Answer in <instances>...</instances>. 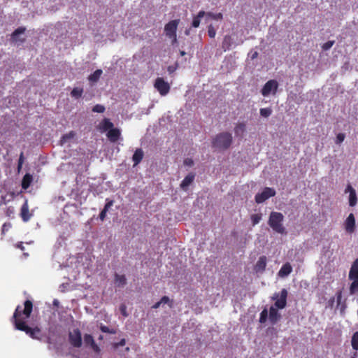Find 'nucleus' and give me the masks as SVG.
Segmentation results:
<instances>
[{
	"instance_id": "f257e3e1",
	"label": "nucleus",
	"mask_w": 358,
	"mask_h": 358,
	"mask_svg": "<svg viewBox=\"0 0 358 358\" xmlns=\"http://www.w3.org/2000/svg\"><path fill=\"white\" fill-rule=\"evenodd\" d=\"M32 310V301L26 300L24 303V309L22 310V307L17 306L10 320L17 330L25 332L33 339H39L41 334V329L38 327H30L25 322L26 319L29 318Z\"/></svg>"
},
{
	"instance_id": "f03ea898",
	"label": "nucleus",
	"mask_w": 358,
	"mask_h": 358,
	"mask_svg": "<svg viewBox=\"0 0 358 358\" xmlns=\"http://www.w3.org/2000/svg\"><path fill=\"white\" fill-rule=\"evenodd\" d=\"M284 216L280 212L273 211L270 213L268 224L275 232L280 234H286V229L283 225Z\"/></svg>"
},
{
	"instance_id": "7ed1b4c3",
	"label": "nucleus",
	"mask_w": 358,
	"mask_h": 358,
	"mask_svg": "<svg viewBox=\"0 0 358 358\" xmlns=\"http://www.w3.org/2000/svg\"><path fill=\"white\" fill-rule=\"evenodd\" d=\"M232 135L229 132H222L213 139L212 146L214 148L224 150L228 149L232 143Z\"/></svg>"
},
{
	"instance_id": "20e7f679",
	"label": "nucleus",
	"mask_w": 358,
	"mask_h": 358,
	"mask_svg": "<svg viewBox=\"0 0 358 358\" xmlns=\"http://www.w3.org/2000/svg\"><path fill=\"white\" fill-rule=\"evenodd\" d=\"M180 20H173L169 22L164 26V32L166 36L172 39V43L174 44L177 42L176 31L179 24Z\"/></svg>"
},
{
	"instance_id": "39448f33",
	"label": "nucleus",
	"mask_w": 358,
	"mask_h": 358,
	"mask_svg": "<svg viewBox=\"0 0 358 358\" xmlns=\"http://www.w3.org/2000/svg\"><path fill=\"white\" fill-rule=\"evenodd\" d=\"M287 291L286 289H282L280 294L275 293L272 297L273 300H275L274 307L279 309L284 308L287 305Z\"/></svg>"
},
{
	"instance_id": "423d86ee",
	"label": "nucleus",
	"mask_w": 358,
	"mask_h": 358,
	"mask_svg": "<svg viewBox=\"0 0 358 358\" xmlns=\"http://www.w3.org/2000/svg\"><path fill=\"white\" fill-rule=\"evenodd\" d=\"M154 87L162 96H166L171 89L170 85L160 77L156 78Z\"/></svg>"
},
{
	"instance_id": "0eeeda50",
	"label": "nucleus",
	"mask_w": 358,
	"mask_h": 358,
	"mask_svg": "<svg viewBox=\"0 0 358 358\" xmlns=\"http://www.w3.org/2000/svg\"><path fill=\"white\" fill-rule=\"evenodd\" d=\"M275 195V191L271 187H265L261 193H257L255 196V202L257 203H262L268 199L274 196Z\"/></svg>"
},
{
	"instance_id": "6e6552de",
	"label": "nucleus",
	"mask_w": 358,
	"mask_h": 358,
	"mask_svg": "<svg viewBox=\"0 0 358 358\" xmlns=\"http://www.w3.org/2000/svg\"><path fill=\"white\" fill-rule=\"evenodd\" d=\"M69 341L74 348H80L82 345L81 332L78 329H73L69 334Z\"/></svg>"
},
{
	"instance_id": "1a4fd4ad",
	"label": "nucleus",
	"mask_w": 358,
	"mask_h": 358,
	"mask_svg": "<svg viewBox=\"0 0 358 358\" xmlns=\"http://www.w3.org/2000/svg\"><path fill=\"white\" fill-rule=\"evenodd\" d=\"M278 87V83L275 80H270L267 81L261 90V93L264 96L270 94L271 92L275 94Z\"/></svg>"
},
{
	"instance_id": "9d476101",
	"label": "nucleus",
	"mask_w": 358,
	"mask_h": 358,
	"mask_svg": "<svg viewBox=\"0 0 358 358\" xmlns=\"http://www.w3.org/2000/svg\"><path fill=\"white\" fill-rule=\"evenodd\" d=\"M20 215L24 222H27L33 216V213L29 212L28 201L27 199H25L21 207Z\"/></svg>"
},
{
	"instance_id": "9b49d317",
	"label": "nucleus",
	"mask_w": 358,
	"mask_h": 358,
	"mask_svg": "<svg viewBox=\"0 0 358 358\" xmlns=\"http://www.w3.org/2000/svg\"><path fill=\"white\" fill-rule=\"evenodd\" d=\"M345 229L349 234L355 231V217L353 213H350L344 222Z\"/></svg>"
},
{
	"instance_id": "f8f14e48",
	"label": "nucleus",
	"mask_w": 358,
	"mask_h": 358,
	"mask_svg": "<svg viewBox=\"0 0 358 358\" xmlns=\"http://www.w3.org/2000/svg\"><path fill=\"white\" fill-rule=\"evenodd\" d=\"M345 192H349V205L352 207L356 206L357 197L355 189L350 185H348Z\"/></svg>"
},
{
	"instance_id": "ddd939ff",
	"label": "nucleus",
	"mask_w": 358,
	"mask_h": 358,
	"mask_svg": "<svg viewBox=\"0 0 358 358\" xmlns=\"http://www.w3.org/2000/svg\"><path fill=\"white\" fill-rule=\"evenodd\" d=\"M84 343L86 345L90 346V348L95 352H99L100 348L95 343L93 336L91 334H85L84 336Z\"/></svg>"
},
{
	"instance_id": "4468645a",
	"label": "nucleus",
	"mask_w": 358,
	"mask_h": 358,
	"mask_svg": "<svg viewBox=\"0 0 358 358\" xmlns=\"http://www.w3.org/2000/svg\"><path fill=\"white\" fill-rule=\"evenodd\" d=\"M268 318L272 324H275L280 319V315L278 313L277 308L271 306L269 309Z\"/></svg>"
},
{
	"instance_id": "2eb2a0df",
	"label": "nucleus",
	"mask_w": 358,
	"mask_h": 358,
	"mask_svg": "<svg viewBox=\"0 0 358 358\" xmlns=\"http://www.w3.org/2000/svg\"><path fill=\"white\" fill-rule=\"evenodd\" d=\"M121 132L120 130L117 128H113L110 129L107 133V137L108 138L110 142L115 143L116 142L120 137Z\"/></svg>"
},
{
	"instance_id": "dca6fc26",
	"label": "nucleus",
	"mask_w": 358,
	"mask_h": 358,
	"mask_svg": "<svg viewBox=\"0 0 358 358\" xmlns=\"http://www.w3.org/2000/svg\"><path fill=\"white\" fill-rule=\"evenodd\" d=\"M267 259L266 256H261L257 262L255 269L257 272H264L266 269Z\"/></svg>"
},
{
	"instance_id": "f3484780",
	"label": "nucleus",
	"mask_w": 358,
	"mask_h": 358,
	"mask_svg": "<svg viewBox=\"0 0 358 358\" xmlns=\"http://www.w3.org/2000/svg\"><path fill=\"white\" fill-rule=\"evenodd\" d=\"M195 178V173H189L187 176L185 177V178L182 180V181L180 183V187L186 190L189 185H190Z\"/></svg>"
},
{
	"instance_id": "a211bd4d",
	"label": "nucleus",
	"mask_w": 358,
	"mask_h": 358,
	"mask_svg": "<svg viewBox=\"0 0 358 358\" xmlns=\"http://www.w3.org/2000/svg\"><path fill=\"white\" fill-rule=\"evenodd\" d=\"M292 271V267L289 262L284 264L278 271V275L285 278L289 275Z\"/></svg>"
},
{
	"instance_id": "6ab92c4d",
	"label": "nucleus",
	"mask_w": 358,
	"mask_h": 358,
	"mask_svg": "<svg viewBox=\"0 0 358 358\" xmlns=\"http://www.w3.org/2000/svg\"><path fill=\"white\" fill-rule=\"evenodd\" d=\"M348 278L349 279H358V258L353 262L349 271Z\"/></svg>"
},
{
	"instance_id": "aec40b11",
	"label": "nucleus",
	"mask_w": 358,
	"mask_h": 358,
	"mask_svg": "<svg viewBox=\"0 0 358 358\" xmlns=\"http://www.w3.org/2000/svg\"><path fill=\"white\" fill-rule=\"evenodd\" d=\"M144 156L143 151L141 148H137L132 157V161L134 162V166L138 165L143 159Z\"/></svg>"
},
{
	"instance_id": "412c9836",
	"label": "nucleus",
	"mask_w": 358,
	"mask_h": 358,
	"mask_svg": "<svg viewBox=\"0 0 358 358\" xmlns=\"http://www.w3.org/2000/svg\"><path fill=\"white\" fill-rule=\"evenodd\" d=\"M25 30H26L25 27H18L17 29H16L13 32V34L11 35V40L14 42H17L18 41H20L21 42H24V38L20 40V39H18V36L20 34H24Z\"/></svg>"
},
{
	"instance_id": "4be33fe9",
	"label": "nucleus",
	"mask_w": 358,
	"mask_h": 358,
	"mask_svg": "<svg viewBox=\"0 0 358 358\" xmlns=\"http://www.w3.org/2000/svg\"><path fill=\"white\" fill-rule=\"evenodd\" d=\"M33 180V176L29 173H26L22 180V188L24 189H27L29 187L31 182Z\"/></svg>"
},
{
	"instance_id": "5701e85b",
	"label": "nucleus",
	"mask_w": 358,
	"mask_h": 358,
	"mask_svg": "<svg viewBox=\"0 0 358 358\" xmlns=\"http://www.w3.org/2000/svg\"><path fill=\"white\" fill-rule=\"evenodd\" d=\"M206 15V12L203 10H200L198 14L193 17V20L192 22V27L194 28H197L200 25L201 19Z\"/></svg>"
},
{
	"instance_id": "b1692460",
	"label": "nucleus",
	"mask_w": 358,
	"mask_h": 358,
	"mask_svg": "<svg viewBox=\"0 0 358 358\" xmlns=\"http://www.w3.org/2000/svg\"><path fill=\"white\" fill-rule=\"evenodd\" d=\"M233 44V41L231 38V36L229 35H226L224 37L222 43V49L226 51L231 48V45Z\"/></svg>"
},
{
	"instance_id": "393cba45",
	"label": "nucleus",
	"mask_w": 358,
	"mask_h": 358,
	"mask_svg": "<svg viewBox=\"0 0 358 358\" xmlns=\"http://www.w3.org/2000/svg\"><path fill=\"white\" fill-rule=\"evenodd\" d=\"M100 127L103 131H108L113 128V124L109 119L104 118L100 123Z\"/></svg>"
},
{
	"instance_id": "a878e982",
	"label": "nucleus",
	"mask_w": 358,
	"mask_h": 358,
	"mask_svg": "<svg viewBox=\"0 0 358 358\" xmlns=\"http://www.w3.org/2000/svg\"><path fill=\"white\" fill-rule=\"evenodd\" d=\"M115 283L117 287H124L127 284V279L124 275L115 274Z\"/></svg>"
},
{
	"instance_id": "bb28decb",
	"label": "nucleus",
	"mask_w": 358,
	"mask_h": 358,
	"mask_svg": "<svg viewBox=\"0 0 358 358\" xmlns=\"http://www.w3.org/2000/svg\"><path fill=\"white\" fill-rule=\"evenodd\" d=\"M76 136V132L71 131L68 134H64L60 139V144L63 145L67 143L69 140L73 138Z\"/></svg>"
},
{
	"instance_id": "cd10ccee",
	"label": "nucleus",
	"mask_w": 358,
	"mask_h": 358,
	"mask_svg": "<svg viewBox=\"0 0 358 358\" xmlns=\"http://www.w3.org/2000/svg\"><path fill=\"white\" fill-rule=\"evenodd\" d=\"M103 71L101 69L96 70L93 73L89 76V80L93 83H96L100 78Z\"/></svg>"
},
{
	"instance_id": "c85d7f7f",
	"label": "nucleus",
	"mask_w": 358,
	"mask_h": 358,
	"mask_svg": "<svg viewBox=\"0 0 358 358\" xmlns=\"http://www.w3.org/2000/svg\"><path fill=\"white\" fill-rule=\"evenodd\" d=\"M352 280V283L350 286V294H355L358 292V279H350Z\"/></svg>"
},
{
	"instance_id": "c756f323",
	"label": "nucleus",
	"mask_w": 358,
	"mask_h": 358,
	"mask_svg": "<svg viewBox=\"0 0 358 358\" xmlns=\"http://www.w3.org/2000/svg\"><path fill=\"white\" fill-rule=\"evenodd\" d=\"M83 93V90L82 88L74 87L71 92V95L75 99H79L80 97L82 96Z\"/></svg>"
},
{
	"instance_id": "7c9ffc66",
	"label": "nucleus",
	"mask_w": 358,
	"mask_h": 358,
	"mask_svg": "<svg viewBox=\"0 0 358 358\" xmlns=\"http://www.w3.org/2000/svg\"><path fill=\"white\" fill-rule=\"evenodd\" d=\"M351 345L354 350H358V331L353 334L351 340Z\"/></svg>"
},
{
	"instance_id": "2f4dec72",
	"label": "nucleus",
	"mask_w": 358,
	"mask_h": 358,
	"mask_svg": "<svg viewBox=\"0 0 358 358\" xmlns=\"http://www.w3.org/2000/svg\"><path fill=\"white\" fill-rule=\"evenodd\" d=\"M206 15L215 20H221L223 18V15L221 13H213L212 12H208L206 13Z\"/></svg>"
},
{
	"instance_id": "473e14b6",
	"label": "nucleus",
	"mask_w": 358,
	"mask_h": 358,
	"mask_svg": "<svg viewBox=\"0 0 358 358\" xmlns=\"http://www.w3.org/2000/svg\"><path fill=\"white\" fill-rule=\"evenodd\" d=\"M262 215L261 213L252 215L251 220L252 222V225L255 226V225L257 224L262 220Z\"/></svg>"
},
{
	"instance_id": "72a5a7b5",
	"label": "nucleus",
	"mask_w": 358,
	"mask_h": 358,
	"mask_svg": "<svg viewBox=\"0 0 358 358\" xmlns=\"http://www.w3.org/2000/svg\"><path fill=\"white\" fill-rule=\"evenodd\" d=\"M245 124L239 123L236 126V127L234 129V131H235L236 134L238 135L240 133L243 134L245 131Z\"/></svg>"
},
{
	"instance_id": "f704fd0d",
	"label": "nucleus",
	"mask_w": 358,
	"mask_h": 358,
	"mask_svg": "<svg viewBox=\"0 0 358 358\" xmlns=\"http://www.w3.org/2000/svg\"><path fill=\"white\" fill-rule=\"evenodd\" d=\"M268 310L264 308L260 313L259 322L265 323L268 318Z\"/></svg>"
},
{
	"instance_id": "c9c22d12",
	"label": "nucleus",
	"mask_w": 358,
	"mask_h": 358,
	"mask_svg": "<svg viewBox=\"0 0 358 358\" xmlns=\"http://www.w3.org/2000/svg\"><path fill=\"white\" fill-rule=\"evenodd\" d=\"M260 115L264 117H268L271 115L272 110L270 108H264L260 109Z\"/></svg>"
},
{
	"instance_id": "e433bc0d",
	"label": "nucleus",
	"mask_w": 358,
	"mask_h": 358,
	"mask_svg": "<svg viewBox=\"0 0 358 358\" xmlns=\"http://www.w3.org/2000/svg\"><path fill=\"white\" fill-rule=\"evenodd\" d=\"M4 213L6 217H13L15 214V208L13 206H8L6 208Z\"/></svg>"
},
{
	"instance_id": "4c0bfd02",
	"label": "nucleus",
	"mask_w": 358,
	"mask_h": 358,
	"mask_svg": "<svg viewBox=\"0 0 358 358\" xmlns=\"http://www.w3.org/2000/svg\"><path fill=\"white\" fill-rule=\"evenodd\" d=\"M92 111L94 113H102L105 111V107L101 104H96L92 108Z\"/></svg>"
},
{
	"instance_id": "58836bf2",
	"label": "nucleus",
	"mask_w": 358,
	"mask_h": 358,
	"mask_svg": "<svg viewBox=\"0 0 358 358\" xmlns=\"http://www.w3.org/2000/svg\"><path fill=\"white\" fill-rule=\"evenodd\" d=\"M12 224L10 222H5L1 227V235L4 236L6 232L10 230Z\"/></svg>"
},
{
	"instance_id": "ea45409f",
	"label": "nucleus",
	"mask_w": 358,
	"mask_h": 358,
	"mask_svg": "<svg viewBox=\"0 0 358 358\" xmlns=\"http://www.w3.org/2000/svg\"><path fill=\"white\" fill-rule=\"evenodd\" d=\"M334 43H335L334 41H329L324 43L322 46V50H329L334 45Z\"/></svg>"
},
{
	"instance_id": "a19ab883",
	"label": "nucleus",
	"mask_w": 358,
	"mask_h": 358,
	"mask_svg": "<svg viewBox=\"0 0 358 358\" xmlns=\"http://www.w3.org/2000/svg\"><path fill=\"white\" fill-rule=\"evenodd\" d=\"M215 34L216 31L214 27L212 24L209 25L208 27V35L209 36V37L214 38L215 36Z\"/></svg>"
},
{
	"instance_id": "79ce46f5",
	"label": "nucleus",
	"mask_w": 358,
	"mask_h": 358,
	"mask_svg": "<svg viewBox=\"0 0 358 358\" xmlns=\"http://www.w3.org/2000/svg\"><path fill=\"white\" fill-rule=\"evenodd\" d=\"M345 137V136L344 134H343V133L338 134L336 136L335 143L336 144H341L344 141Z\"/></svg>"
},
{
	"instance_id": "37998d69",
	"label": "nucleus",
	"mask_w": 358,
	"mask_h": 358,
	"mask_svg": "<svg viewBox=\"0 0 358 358\" xmlns=\"http://www.w3.org/2000/svg\"><path fill=\"white\" fill-rule=\"evenodd\" d=\"M24 153L22 152L20 153V155L19 159H18V163H17V169H18V171H20L22 169V164L24 163Z\"/></svg>"
},
{
	"instance_id": "c03bdc74",
	"label": "nucleus",
	"mask_w": 358,
	"mask_h": 358,
	"mask_svg": "<svg viewBox=\"0 0 358 358\" xmlns=\"http://www.w3.org/2000/svg\"><path fill=\"white\" fill-rule=\"evenodd\" d=\"M114 201L113 200H108L106 199V203L104 206L103 210L108 211L109 208L113 205Z\"/></svg>"
},
{
	"instance_id": "a18cd8bd",
	"label": "nucleus",
	"mask_w": 358,
	"mask_h": 358,
	"mask_svg": "<svg viewBox=\"0 0 358 358\" xmlns=\"http://www.w3.org/2000/svg\"><path fill=\"white\" fill-rule=\"evenodd\" d=\"M7 196L5 195H2L1 196V199H0V206H3V205H6L8 202H9L10 201L11 199H6Z\"/></svg>"
},
{
	"instance_id": "49530a36",
	"label": "nucleus",
	"mask_w": 358,
	"mask_h": 358,
	"mask_svg": "<svg viewBox=\"0 0 358 358\" xmlns=\"http://www.w3.org/2000/svg\"><path fill=\"white\" fill-rule=\"evenodd\" d=\"M184 164L187 166H192L194 165V161L191 158H186L184 160Z\"/></svg>"
},
{
	"instance_id": "de8ad7c7",
	"label": "nucleus",
	"mask_w": 358,
	"mask_h": 358,
	"mask_svg": "<svg viewBox=\"0 0 358 358\" xmlns=\"http://www.w3.org/2000/svg\"><path fill=\"white\" fill-rule=\"evenodd\" d=\"M100 329L103 333H110V334L114 333V331L110 330L109 327L104 326V325H101L100 327Z\"/></svg>"
},
{
	"instance_id": "09e8293b",
	"label": "nucleus",
	"mask_w": 358,
	"mask_h": 358,
	"mask_svg": "<svg viewBox=\"0 0 358 358\" xmlns=\"http://www.w3.org/2000/svg\"><path fill=\"white\" fill-rule=\"evenodd\" d=\"M107 212L106 210H102L101 212H100V214H99V219L101 220V221H103L106 217V214H107Z\"/></svg>"
},
{
	"instance_id": "8fccbe9b",
	"label": "nucleus",
	"mask_w": 358,
	"mask_h": 358,
	"mask_svg": "<svg viewBox=\"0 0 358 358\" xmlns=\"http://www.w3.org/2000/svg\"><path fill=\"white\" fill-rule=\"evenodd\" d=\"M341 299H342V292L340 290L336 292V301H337L338 304L341 303Z\"/></svg>"
},
{
	"instance_id": "3c124183",
	"label": "nucleus",
	"mask_w": 358,
	"mask_h": 358,
	"mask_svg": "<svg viewBox=\"0 0 358 358\" xmlns=\"http://www.w3.org/2000/svg\"><path fill=\"white\" fill-rule=\"evenodd\" d=\"M169 301H170L169 298L166 296H164L161 299L160 302H161V303H167L169 302Z\"/></svg>"
},
{
	"instance_id": "603ef678",
	"label": "nucleus",
	"mask_w": 358,
	"mask_h": 358,
	"mask_svg": "<svg viewBox=\"0 0 358 358\" xmlns=\"http://www.w3.org/2000/svg\"><path fill=\"white\" fill-rule=\"evenodd\" d=\"M120 310H121V313L122 314L124 315V316H127V314L126 313V306L124 305H122L120 306Z\"/></svg>"
},
{
	"instance_id": "864d4df0",
	"label": "nucleus",
	"mask_w": 358,
	"mask_h": 358,
	"mask_svg": "<svg viewBox=\"0 0 358 358\" xmlns=\"http://www.w3.org/2000/svg\"><path fill=\"white\" fill-rule=\"evenodd\" d=\"M15 247L20 249L21 250H24V247L23 246V243L22 242L17 243Z\"/></svg>"
},
{
	"instance_id": "5fc2aeb1",
	"label": "nucleus",
	"mask_w": 358,
	"mask_h": 358,
	"mask_svg": "<svg viewBox=\"0 0 358 358\" xmlns=\"http://www.w3.org/2000/svg\"><path fill=\"white\" fill-rule=\"evenodd\" d=\"M167 71H168V72H169V73H173V72H174V71H175V68H174L173 66H169L168 67V69H167Z\"/></svg>"
},
{
	"instance_id": "6e6d98bb",
	"label": "nucleus",
	"mask_w": 358,
	"mask_h": 358,
	"mask_svg": "<svg viewBox=\"0 0 358 358\" xmlns=\"http://www.w3.org/2000/svg\"><path fill=\"white\" fill-rule=\"evenodd\" d=\"M161 302L160 301L157 302L156 303H155L153 306H152V308H155V309H157L158 308H159L160 305H161Z\"/></svg>"
},
{
	"instance_id": "4d7b16f0",
	"label": "nucleus",
	"mask_w": 358,
	"mask_h": 358,
	"mask_svg": "<svg viewBox=\"0 0 358 358\" xmlns=\"http://www.w3.org/2000/svg\"><path fill=\"white\" fill-rule=\"evenodd\" d=\"M53 304H54L55 306H58V304H59V301H58L57 299H55V300H54V301H53Z\"/></svg>"
},
{
	"instance_id": "13d9d810",
	"label": "nucleus",
	"mask_w": 358,
	"mask_h": 358,
	"mask_svg": "<svg viewBox=\"0 0 358 358\" xmlns=\"http://www.w3.org/2000/svg\"><path fill=\"white\" fill-rule=\"evenodd\" d=\"M124 344H125V341H124V340L123 339V340H122V341H120V345H124Z\"/></svg>"
},
{
	"instance_id": "bf43d9fd",
	"label": "nucleus",
	"mask_w": 358,
	"mask_h": 358,
	"mask_svg": "<svg viewBox=\"0 0 358 358\" xmlns=\"http://www.w3.org/2000/svg\"><path fill=\"white\" fill-rule=\"evenodd\" d=\"M185 55V51H180V55L181 56H184Z\"/></svg>"
},
{
	"instance_id": "052dcab7",
	"label": "nucleus",
	"mask_w": 358,
	"mask_h": 358,
	"mask_svg": "<svg viewBox=\"0 0 358 358\" xmlns=\"http://www.w3.org/2000/svg\"><path fill=\"white\" fill-rule=\"evenodd\" d=\"M185 34H186V35H188V34H189V31H185Z\"/></svg>"
},
{
	"instance_id": "680f3d73",
	"label": "nucleus",
	"mask_w": 358,
	"mask_h": 358,
	"mask_svg": "<svg viewBox=\"0 0 358 358\" xmlns=\"http://www.w3.org/2000/svg\"><path fill=\"white\" fill-rule=\"evenodd\" d=\"M13 193H12V194H10V197H11V199L13 198Z\"/></svg>"
},
{
	"instance_id": "e2e57ef3",
	"label": "nucleus",
	"mask_w": 358,
	"mask_h": 358,
	"mask_svg": "<svg viewBox=\"0 0 358 358\" xmlns=\"http://www.w3.org/2000/svg\"><path fill=\"white\" fill-rule=\"evenodd\" d=\"M102 338H103V336H100L99 339H102Z\"/></svg>"
},
{
	"instance_id": "0e129e2a",
	"label": "nucleus",
	"mask_w": 358,
	"mask_h": 358,
	"mask_svg": "<svg viewBox=\"0 0 358 358\" xmlns=\"http://www.w3.org/2000/svg\"><path fill=\"white\" fill-rule=\"evenodd\" d=\"M352 358H355V357H352Z\"/></svg>"
}]
</instances>
